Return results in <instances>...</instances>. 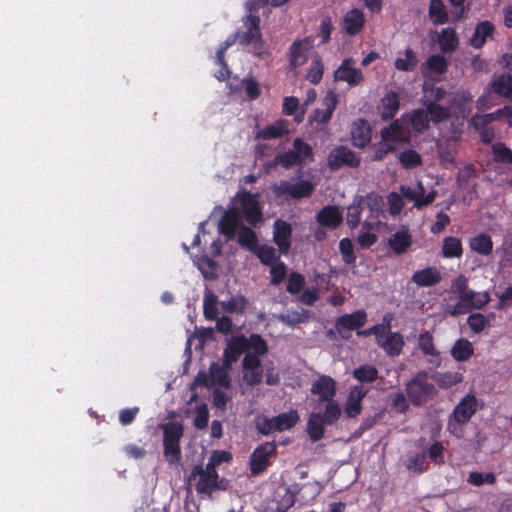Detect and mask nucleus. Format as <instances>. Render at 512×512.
Instances as JSON below:
<instances>
[{"mask_svg":"<svg viewBox=\"0 0 512 512\" xmlns=\"http://www.w3.org/2000/svg\"><path fill=\"white\" fill-rule=\"evenodd\" d=\"M241 219V213L237 207L229 208L223 213L219 221V230L231 239L234 237L236 229H238V243L250 251H256L258 245L257 235L252 229L241 224Z\"/></svg>","mask_w":512,"mask_h":512,"instance_id":"1","label":"nucleus"},{"mask_svg":"<svg viewBox=\"0 0 512 512\" xmlns=\"http://www.w3.org/2000/svg\"><path fill=\"white\" fill-rule=\"evenodd\" d=\"M163 430L164 456L173 464L181 459L180 439L183 436V425L179 422H169L160 425Z\"/></svg>","mask_w":512,"mask_h":512,"instance_id":"2","label":"nucleus"},{"mask_svg":"<svg viewBox=\"0 0 512 512\" xmlns=\"http://www.w3.org/2000/svg\"><path fill=\"white\" fill-rule=\"evenodd\" d=\"M407 395L413 405L421 406L437 394L435 386L427 382V373L421 372L406 385Z\"/></svg>","mask_w":512,"mask_h":512,"instance_id":"3","label":"nucleus"},{"mask_svg":"<svg viewBox=\"0 0 512 512\" xmlns=\"http://www.w3.org/2000/svg\"><path fill=\"white\" fill-rule=\"evenodd\" d=\"M488 302L489 295L487 293L469 291L459 295L457 303L454 306L448 307L446 312L451 316H458L466 314L473 309H480Z\"/></svg>","mask_w":512,"mask_h":512,"instance_id":"4","label":"nucleus"},{"mask_svg":"<svg viewBox=\"0 0 512 512\" xmlns=\"http://www.w3.org/2000/svg\"><path fill=\"white\" fill-rule=\"evenodd\" d=\"M259 24L260 19L258 16L249 15L244 20V25L247 28V31L237 32L235 34L238 43L241 45L254 43V53L257 55H260L263 46Z\"/></svg>","mask_w":512,"mask_h":512,"instance_id":"5","label":"nucleus"},{"mask_svg":"<svg viewBox=\"0 0 512 512\" xmlns=\"http://www.w3.org/2000/svg\"><path fill=\"white\" fill-rule=\"evenodd\" d=\"M478 409V401L473 395H466L454 408L453 414L449 420V427L455 424H464L468 422Z\"/></svg>","mask_w":512,"mask_h":512,"instance_id":"6","label":"nucleus"},{"mask_svg":"<svg viewBox=\"0 0 512 512\" xmlns=\"http://www.w3.org/2000/svg\"><path fill=\"white\" fill-rule=\"evenodd\" d=\"M381 138L388 139L396 146L397 144L409 143L411 132L406 119L402 116L381 130Z\"/></svg>","mask_w":512,"mask_h":512,"instance_id":"7","label":"nucleus"},{"mask_svg":"<svg viewBox=\"0 0 512 512\" xmlns=\"http://www.w3.org/2000/svg\"><path fill=\"white\" fill-rule=\"evenodd\" d=\"M313 190V184L308 181H300L297 183L281 181L273 186V191L277 196L289 195L294 199L309 197Z\"/></svg>","mask_w":512,"mask_h":512,"instance_id":"8","label":"nucleus"},{"mask_svg":"<svg viewBox=\"0 0 512 512\" xmlns=\"http://www.w3.org/2000/svg\"><path fill=\"white\" fill-rule=\"evenodd\" d=\"M360 165V158L346 146L334 148L328 156V166L332 170H337L342 166L356 168Z\"/></svg>","mask_w":512,"mask_h":512,"instance_id":"9","label":"nucleus"},{"mask_svg":"<svg viewBox=\"0 0 512 512\" xmlns=\"http://www.w3.org/2000/svg\"><path fill=\"white\" fill-rule=\"evenodd\" d=\"M367 321V315L363 310L340 316L335 323L336 331L341 338L348 339L350 331L362 327Z\"/></svg>","mask_w":512,"mask_h":512,"instance_id":"10","label":"nucleus"},{"mask_svg":"<svg viewBox=\"0 0 512 512\" xmlns=\"http://www.w3.org/2000/svg\"><path fill=\"white\" fill-rule=\"evenodd\" d=\"M311 393L318 396L315 409H320L322 403L334 399L336 395V382L330 376L323 375L312 384Z\"/></svg>","mask_w":512,"mask_h":512,"instance_id":"11","label":"nucleus"},{"mask_svg":"<svg viewBox=\"0 0 512 512\" xmlns=\"http://www.w3.org/2000/svg\"><path fill=\"white\" fill-rule=\"evenodd\" d=\"M261 361L254 353H247L242 360L243 380L249 386H255L262 381Z\"/></svg>","mask_w":512,"mask_h":512,"instance_id":"12","label":"nucleus"},{"mask_svg":"<svg viewBox=\"0 0 512 512\" xmlns=\"http://www.w3.org/2000/svg\"><path fill=\"white\" fill-rule=\"evenodd\" d=\"M276 446L273 442H266L257 447L250 456V470L253 475H259L269 465L268 457L273 454Z\"/></svg>","mask_w":512,"mask_h":512,"instance_id":"13","label":"nucleus"},{"mask_svg":"<svg viewBox=\"0 0 512 512\" xmlns=\"http://www.w3.org/2000/svg\"><path fill=\"white\" fill-rule=\"evenodd\" d=\"M248 349V339L244 335L231 337L228 339L227 346L223 353V365L226 368H231L232 364L238 360L239 356Z\"/></svg>","mask_w":512,"mask_h":512,"instance_id":"14","label":"nucleus"},{"mask_svg":"<svg viewBox=\"0 0 512 512\" xmlns=\"http://www.w3.org/2000/svg\"><path fill=\"white\" fill-rule=\"evenodd\" d=\"M355 61L352 58L345 59L334 73L336 81L347 82L351 86L358 85L363 80L362 72L354 67Z\"/></svg>","mask_w":512,"mask_h":512,"instance_id":"15","label":"nucleus"},{"mask_svg":"<svg viewBox=\"0 0 512 512\" xmlns=\"http://www.w3.org/2000/svg\"><path fill=\"white\" fill-rule=\"evenodd\" d=\"M241 207L246 220L253 226L262 221V212L255 196L250 192H244L240 198Z\"/></svg>","mask_w":512,"mask_h":512,"instance_id":"16","label":"nucleus"},{"mask_svg":"<svg viewBox=\"0 0 512 512\" xmlns=\"http://www.w3.org/2000/svg\"><path fill=\"white\" fill-rule=\"evenodd\" d=\"M390 356H397L401 353L404 346L403 336L397 332H391L389 326L385 325V332L380 335L377 343Z\"/></svg>","mask_w":512,"mask_h":512,"instance_id":"17","label":"nucleus"},{"mask_svg":"<svg viewBox=\"0 0 512 512\" xmlns=\"http://www.w3.org/2000/svg\"><path fill=\"white\" fill-rule=\"evenodd\" d=\"M292 227L284 220L274 222L273 238L282 253H288L291 246Z\"/></svg>","mask_w":512,"mask_h":512,"instance_id":"18","label":"nucleus"},{"mask_svg":"<svg viewBox=\"0 0 512 512\" xmlns=\"http://www.w3.org/2000/svg\"><path fill=\"white\" fill-rule=\"evenodd\" d=\"M367 393L368 389L363 386H354L351 388L344 406V412L348 417L355 418L361 413V402Z\"/></svg>","mask_w":512,"mask_h":512,"instance_id":"19","label":"nucleus"},{"mask_svg":"<svg viewBox=\"0 0 512 512\" xmlns=\"http://www.w3.org/2000/svg\"><path fill=\"white\" fill-rule=\"evenodd\" d=\"M495 26L490 21H482L478 23L474 29V33L469 38V45L475 49L484 46L488 39L494 38Z\"/></svg>","mask_w":512,"mask_h":512,"instance_id":"20","label":"nucleus"},{"mask_svg":"<svg viewBox=\"0 0 512 512\" xmlns=\"http://www.w3.org/2000/svg\"><path fill=\"white\" fill-rule=\"evenodd\" d=\"M490 89L499 97L506 98L512 102V75L509 73L494 75L490 82Z\"/></svg>","mask_w":512,"mask_h":512,"instance_id":"21","label":"nucleus"},{"mask_svg":"<svg viewBox=\"0 0 512 512\" xmlns=\"http://www.w3.org/2000/svg\"><path fill=\"white\" fill-rule=\"evenodd\" d=\"M353 145L359 148L365 147L371 141V127L363 119L355 121L351 128Z\"/></svg>","mask_w":512,"mask_h":512,"instance_id":"22","label":"nucleus"},{"mask_svg":"<svg viewBox=\"0 0 512 512\" xmlns=\"http://www.w3.org/2000/svg\"><path fill=\"white\" fill-rule=\"evenodd\" d=\"M197 477H199V479L196 483V491L199 494H206L207 496L211 497L213 491L226 489L224 480L219 481V477H214L213 475L203 473L197 474Z\"/></svg>","mask_w":512,"mask_h":512,"instance_id":"23","label":"nucleus"},{"mask_svg":"<svg viewBox=\"0 0 512 512\" xmlns=\"http://www.w3.org/2000/svg\"><path fill=\"white\" fill-rule=\"evenodd\" d=\"M316 220L322 226L338 227L342 221V213L337 206H325L316 215Z\"/></svg>","mask_w":512,"mask_h":512,"instance_id":"24","label":"nucleus"},{"mask_svg":"<svg viewBox=\"0 0 512 512\" xmlns=\"http://www.w3.org/2000/svg\"><path fill=\"white\" fill-rule=\"evenodd\" d=\"M411 280L420 287L438 284L442 280L441 273L435 267H427L416 271Z\"/></svg>","mask_w":512,"mask_h":512,"instance_id":"25","label":"nucleus"},{"mask_svg":"<svg viewBox=\"0 0 512 512\" xmlns=\"http://www.w3.org/2000/svg\"><path fill=\"white\" fill-rule=\"evenodd\" d=\"M325 109H316L313 119L319 123H327L331 119L332 113L337 105V97L333 92H328L323 99Z\"/></svg>","mask_w":512,"mask_h":512,"instance_id":"26","label":"nucleus"},{"mask_svg":"<svg viewBox=\"0 0 512 512\" xmlns=\"http://www.w3.org/2000/svg\"><path fill=\"white\" fill-rule=\"evenodd\" d=\"M364 22V14L362 11L359 9H353L344 17V29L349 35H355L361 31Z\"/></svg>","mask_w":512,"mask_h":512,"instance_id":"27","label":"nucleus"},{"mask_svg":"<svg viewBox=\"0 0 512 512\" xmlns=\"http://www.w3.org/2000/svg\"><path fill=\"white\" fill-rule=\"evenodd\" d=\"M326 422L321 418L320 412H312L307 422V432L313 442L324 437V426Z\"/></svg>","mask_w":512,"mask_h":512,"instance_id":"28","label":"nucleus"},{"mask_svg":"<svg viewBox=\"0 0 512 512\" xmlns=\"http://www.w3.org/2000/svg\"><path fill=\"white\" fill-rule=\"evenodd\" d=\"M403 117L406 119L408 125H411L412 128L418 133H421L429 128L430 119L426 109H416L412 111L411 114H407Z\"/></svg>","mask_w":512,"mask_h":512,"instance_id":"29","label":"nucleus"},{"mask_svg":"<svg viewBox=\"0 0 512 512\" xmlns=\"http://www.w3.org/2000/svg\"><path fill=\"white\" fill-rule=\"evenodd\" d=\"M412 240L405 230L397 231L388 239L389 247L398 255L405 253L411 246Z\"/></svg>","mask_w":512,"mask_h":512,"instance_id":"30","label":"nucleus"},{"mask_svg":"<svg viewBox=\"0 0 512 512\" xmlns=\"http://www.w3.org/2000/svg\"><path fill=\"white\" fill-rule=\"evenodd\" d=\"M440 49L443 53L454 52L458 47V37L453 28H444L438 36Z\"/></svg>","mask_w":512,"mask_h":512,"instance_id":"31","label":"nucleus"},{"mask_svg":"<svg viewBox=\"0 0 512 512\" xmlns=\"http://www.w3.org/2000/svg\"><path fill=\"white\" fill-rule=\"evenodd\" d=\"M399 106L400 102L397 93L390 92L386 94L381 101V118L383 120L392 119L399 110Z\"/></svg>","mask_w":512,"mask_h":512,"instance_id":"32","label":"nucleus"},{"mask_svg":"<svg viewBox=\"0 0 512 512\" xmlns=\"http://www.w3.org/2000/svg\"><path fill=\"white\" fill-rule=\"evenodd\" d=\"M364 196H356L347 208V224L352 228H356L360 224V214L363 209Z\"/></svg>","mask_w":512,"mask_h":512,"instance_id":"33","label":"nucleus"},{"mask_svg":"<svg viewBox=\"0 0 512 512\" xmlns=\"http://www.w3.org/2000/svg\"><path fill=\"white\" fill-rule=\"evenodd\" d=\"M299 420V415L296 410H291L286 413L279 414L273 417V425L276 431H284L293 427Z\"/></svg>","mask_w":512,"mask_h":512,"instance_id":"34","label":"nucleus"},{"mask_svg":"<svg viewBox=\"0 0 512 512\" xmlns=\"http://www.w3.org/2000/svg\"><path fill=\"white\" fill-rule=\"evenodd\" d=\"M431 378L441 387L450 388L463 380L462 374L458 372H436L432 374Z\"/></svg>","mask_w":512,"mask_h":512,"instance_id":"35","label":"nucleus"},{"mask_svg":"<svg viewBox=\"0 0 512 512\" xmlns=\"http://www.w3.org/2000/svg\"><path fill=\"white\" fill-rule=\"evenodd\" d=\"M473 354L472 344L467 339H459L451 349L452 357L457 361H465Z\"/></svg>","mask_w":512,"mask_h":512,"instance_id":"36","label":"nucleus"},{"mask_svg":"<svg viewBox=\"0 0 512 512\" xmlns=\"http://www.w3.org/2000/svg\"><path fill=\"white\" fill-rule=\"evenodd\" d=\"M288 121L279 120L258 133V137L263 139H274L288 133Z\"/></svg>","mask_w":512,"mask_h":512,"instance_id":"37","label":"nucleus"},{"mask_svg":"<svg viewBox=\"0 0 512 512\" xmlns=\"http://www.w3.org/2000/svg\"><path fill=\"white\" fill-rule=\"evenodd\" d=\"M235 42H238V41H237L236 35H233V37L227 39L224 42L223 46L217 51V54H216L217 62L223 67V69L220 70L219 73L216 75V77L219 80H225L230 75L228 65L224 60V53H225L226 49L229 48L231 45H233Z\"/></svg>","mask_w":512,"mask_h":512,"instance_id":"38","label":"nucleus"},{"mask_svg":"<svg viewBox=\"0 0 512 512\" xmlns=\"http://www.w3.org/2000/svg\"><path fill=\"white\" fill-rule=\"evenodd\" d=\"M324 403V413H321V418L326 422V425H333L340 418L342 409L334 399Z\"/></svg>","mask_w":512,"mask_h":512,"instance_id":"39","label":"nucleus"},{"mask_svg":"<svg viewBox=\"0 0 512 512\" xmlns=\"http://www.w3.org/2000/svg\"><path fill=\"white\" fill-rule=\"evenodd\" d=\"M218 298L217 296L208 291L204 296L203 301V314L208 320H215L218 317V308H217Z\"/></svg>","mask_w":512,"mask_h":512,"instance_id":"40","label":"nucleus"},{"mask_svg":"<svg viewBox=\"0 0 512 512\" xmlns=\"http://www.w3.org/2000/svg\"><path fill=\"white\" fill-rule=\"evenodd\" d=\"M429 15L435 24H443L448 20L445 6L441 0L430 1Z\"/></svg>","mask_w":512,"mask_h":512,"instance_id":"41","label":"nucleus"},{"mask_svg":"<svg viewBox=\"0 0 512 512\" xmlns=\"http://www.w3.org/2000/svg\"><path fill=\"white\" fill-rule=\"evenodd\" d=\"M426 111L428 112L429 119L434 123L443 122L450 116V111L447 107L441 106L434 102L427 104Z\"/></svg>","mask_w":512,"mask_h":512,"instance_id":"42","label":"nucleus"},{"mask_svg":"<svg viewBox=\"0 0 512 512\" xmlns=\"http://www.w3.org/2000/svg\"><path fill=\"white\" fill-rule=\"evenodd\" d=\"M492 240L489 235L481 234L471 240L470 246L472 250L482 255H488L492 251Z\"/></svg>","mask_w":512,"mask_h":512,"instance_id":"43","label":"nucleus"},{"mask_svg":"<svg viewBox=\"0 0 512 512\" xmlns=\"http://www.w3.org/2000/svg\"><path fill=\"white\" fill-rule=\"evenodd\" d=\"M198 267L205 279L215 280L218 277V265L213 259L202 257L199 260Z\"/></svg>","mask_w":512,"mask_h":512,"instance_id":"44","label":"nucleus"},{"mask_svg":"<svg viewBox=\"0 0 512 512\" xmlns=\"http://www.w3.org/2000/svg\"><path fill=\"white\" fill-rule=\"evenodd\" d=\"M297 156V159L299 162L304 164L306 160H312L313 157V151L312 147L308 144L302 141L300 138H296L293 141V149H292Z\"/></svg>","mask_w":512,"mask_h":512,"instance_id":"45","label":"nucleus"},{"mask_svg":"<svg viewBox=\"0 0 512 512\" xmlns=\"http://www.w3.org/2000/svg\"><path fill=\"white\" fill-rule=\"evenodd\" d=\"M442 253L444 257H459L462 254V245L458 238L447 237L444 239Z\"/></svg>","mask_w":512,"mask_h":512,"instance_id":"46","label":"nucleus"},{"mask_svg":"<svg viewBox=\"0 0 512 512\" xmlns=\"http://www.w3.org/2000/svg\"><path fill=\"white\" fill-rule=\"evenodd\" d=\"M220 305L225 312L241 313L247 306V300L244 296L238 295L230 298L227 301H222Z\"/></svg>","mask_w":512,"mask_h":512,"instance_id":"47","label":"nucleus"},{"mask_svg":"<svg viewBox=\"0 0 512 512\" xmlns=\"http://www.w3.org/2000/svg\"><path fill=\"white\" fill-rule=\"evenodd\" d=\"M396 149L397 146L394 143L388 139L381 138V141L374 146V154L371 159L373 161H381L387 154L394 152Z\"/></svg>","mask_w":512,"mask_h":512,"instance_id":"48","label":"nucleus"},{"mask_svg":"<svg viewBox=\"0 0 512 512\" xmlns=\"http://www.w3.org/2000/svg\"><path fill=\"white\" fill-rule=\"evenodd\" d=\"M426 456L422 453L411 455L406 461V468L412 473H422L427 468Z\"/></svg>","mask_w":512,"mask_h":512,"instance_id":"49","label":"nucleus"},{"mask_svg":"<svg viewBox=\"0 0 512 512\" xmlns=\"http://www.w3.org/2000/svg\"><path fill=\"white\" fill-rule=\"evenodd\" d=\"M417 65V57L415 52L407 48L405 50V58H397L395 61V67L401 71H412Z\"/></svg>","mask_w":512,"mask_h":512,"instance_id":"50","label":"nucleus"},{"mask_svg":"<svg viewBox=\"0 0 512 512\" xmlns=\"http://www.w3.org/2000/svg\"><path fill=\"white\" fill-rule=\"evenodd\" d=\"M353 376L360 382H373L378 377V370L371 365H363L353 371Z\"/></svg>","mask_w":512,"mask_h":512,"instance_id":"51","label":"nucleus"},{"mask_svg":"<svg viewBox=\"0 0 512 512\" xmlns=\"http://www.w3.org/2000/svg\"><path fill=\"white\" fill-rule=\"evenodd\" d=\"M418 346L425 355L437 357L439 354L434 346L433 337L428 331L419 335Z\"/></svg>","mask_w":512,"mask_h":512,"instance_id":"52","label":"nucleus"},{"mask_svg":"<svg viewBox=\"0 0 512 512\" xmlns=\"http://www.w3.org/2000/svg\"><path fill=\"white\" fill-rule=\"evenodd\" d=\"M398 158L402 166L406 169L413 168L421 164V156L412 149L401 152Z\"/></svg>","mask_w":512,"mask_h":512,"instance_id":"53","label":"nucleus"},{"mask_svg":"<svg viewBox=\"0 0 512 512\" xmlns=\"http://www.w3.org/2000/svg\"><path fill=\"white\" fill-rule=\"evenodd\" d=\"M363 205H366L373 217H378L382 211L383 199L377 194L370 193L364 197Z\"/></svg>","mask_w":512,"mask_h":512,"instance_id":"54","label":"nucleus"},{"mask_svg":"<svg viewBox=\"0 0 512 512\" xmlns=\"http://www.w3.org/2000/svg\"><path fill=\"white\" fill-rule=\"evenodd\" d=\"M227 369L228 368H226L224 365L222 367L216 363H213L210 367V373L213 380L226 388L230 386V380L226 371Z\"/></svg>","mask_w":512,"mask_h":512,"instance_id":"55","label":"nucleus"},{"mask_svg":"<svg viewBox=\"0 0 512 512\" xmlns=\"http://www.w3.org/2000/svg\"><path fill=\"white\" fill-rule=\"evenodd\" d=\"M496 480L495 475L492 472L482 473V472H470L467 478V482L473 486H481L484 483L493 484Z\"/></svg>","mask_w":512,"mask_h":512,"instance_id":"56","label":"nucleus"},{"mask_svg":"<svg viewBox=\"0 0 512 512\" xmlns=\"http://www.w3.org/2000/svg\"><path fill=\"white\" fill-rule=\"evenodd\" d=\"M416 194H418V200H416L415 207L421 209L425 206L431 204L435 197L436 191H431L425 196V188L421 182L417 183V187L415 188Z\"/></svg>","mask_w":512,"mask_h":512,"instance_id":"57","label":"nucleus"},{"mask_svg":"<svg viewBox=\"0 0 512 512\" xmlns=\"http://www.w3.org/2000/svg\"><path fill=\"white\" fill-rule=\"evenodd\" d=\"M494 160L497 162L512 163V151L503 143H495L492 147Z\"/></svg>","mask_w":512,"mask_h":512,"instance_id":"58","label":"nucleus"},{"mask_svg":"<svg viewBox=\"0 0 512 512\" xmlns=\"http://www.w3.org/2000/svg\"><path fill=\"white\" fill-rule=\"evenodd\" d=\"M261 262L265 265H274L278 261L277 252L273 247L263 245L259 247L257 253Z\"/></svg>","mask_w":512,"mask_h":512,"instance_id":"59","label":"nucleus"},{"mask_svg":"<svg viewBox=\"0 0 512 512\" xmlns=\"http://www.w3.org/2000/svg\"><path fill=\"white\" fill-rule=\"evenodd\" d=\"M339 249L346 264L355 263L356 256L353 251V244L349 238H344L340 241Z\"/></svg>","mask_w":512,"mask_h":512,"instance_id":"60","label":"nucleus"},{"mask_svg":"<svg viewBox=\"0 0 512 512\" xmlns=\"http://www.w3.org/2000/svg\"><path fill=\"white\" fill-rule=\"evenodd\" d=\"M209 420V410L206 404H202L196 408V416L194 418L193 424L199 429L203 430L207 427Z\"/></svg>","mask_w":512,"mask_h":512,"instance_id":"61","label":"nucleus"},{"mask_svg":"<svg viewBox=\"0 0 512 512\" xmlns=\"http://www.w3.org/2000/svg\"><path fill=\"white\" fill-rule=\"evenodd\" d=\"M427 66L433 72L442 74L446 72L448 67L447 60L441 55H432L427 60Z\"/></svg>","mask_w":512,"mask_h":512,"instance_id":"62","label":"nucleus"},{"mask_svg":"<svg viewBox=\"0 0 512 512\" xmlns=\"http://www.w3.org/2000/svg\"><path fill=\"white\" fill-rule=\"evenodd\" d=\"M301 44L300 41H295L290 48V62L293 67L302 65L306 60Z\"/></svg>","mask_w":512,"mask_h":512,"instance_id":"63","label":"nucleus"},{"mask_svg":"<svg viewBox=\"0 0 512 512\" xmlns=\"http://www.w3.org/2000/svg\"><path fill=\"white\" fill-rule=\"evenodd\" d=\"M248 343L249 349H252V353L256 354L258 357L264 355L268 350L266 342L258 334L251 335L250 339H248Z\"/></svg>","mask_w":512,"mask_h":512,"instance_id":"64","label":"nucleus"}]
</instances>
